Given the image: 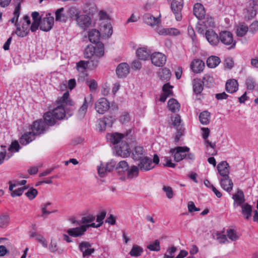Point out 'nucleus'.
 Masks as SVG:
<instances>
[{
	"label": "nucleus",
	"instance_id": "1",
	"mask_svg": "<svg viewBox=\"0 0 258 258\" xmlns=\"http://www.w3.org/2000/svg\"><path fill=\"white\" fill-rule=\"evenodd\" d=\"M69 97V93L67 91L62 97L58 98L56 101V107L52 111L56 119L61 120L63 119L67 114L69 116L73 114V110L66 107L67 105L72 106L74 104V102L70 99Z\"/></svg>",
	"mask_w": 258,
	"mask_h": 258
},
{
	"label": "nucleus",
	"instance_id": "2",
	"mask_svg": "<svg viewBox=\"0 0 258 258\" xmlns=\"http://www.w3.org/2000/svg\"><path fill=\"white\" fill-rule=\"evenodd\" d=\"M189 148L186 146H178L170 149L169 153L173 156L174 161L180 162L184 159L194 160L195 156L189 152Z\"/></svg>",
	"mask_w": 258,
	"mask_h": 258
},
{
	"label": "nucleus",
	"instance_id": "3",
	"mask_svg": "<svg viewBox=\"0 0 258 258\" xmlns=\"http://www.w3.org/2000/svg\"><path fill=\"white\" fill-rule=\"evenodd\" d=\"M220 41L225 45L228 46V49L235 47L236 41L234 40L232 33L228 31H222L219 33Z\"/></svg>",
	"mask_w": 258,
	"mask_h": 258
},
{
	"label": "nucleus",
	"instance_id": "4",
	"mask_svg": "<svg viewBox=\"0 0 258 258\" xmlns=\"http://www.w3.org/2000/svg\"><path fill=\"white\" fill-rule=\"evenodd\" d=\"M48 126L42 119L37 120L31 125V132L35 136L44 134Z\"/></svg>",
	"mask_w": 258,
	"mask_h": 258
},
{
	"label": "nucleus",
	"instance_id": "5",
	"mask_svg": "<svg viewBox=\"0 0 258 258\" xmlns=\"http://www.w3.org/2000/svg\"><path fill=\"white\" fill-rule=\"evenodd\" d=\"M40 29L43 31L48 32L50 31L54 24V18L51 16L50 13L46 14L45 17L40 21Z\"/></svg>",
	"mask_w": 258,
	"mask_h": 258
},
{
	"label": "nucleus",
	"instance_id": "6",
	"mask_svg": "<svg viewBox=\"0 0 258 258\" xmlns=\"http://www.w3.org/2000/svg\"><path fill=\"white\" fill-rule=\"evenodd\" d=\"M183 0H173L171 4V9L174 13L177 21L182 19L181 11L183 8Z\"/></svg>",
	"mask_w": 258,
	"mask_h": 258
},
{
	"label": "nucleus",
	"instance_id": "7",
	"mask_svg": "<svg viewBox=\"0 0 258 258\" xmlns=\"http://www.w3.org/2000/svg\"><path fill=\"white\" fill-rule=\"evenodd\" d=\"M110 108V103L105 98L99 99L95 104L96 111L99 114H103Z\"/></svg>",
	"mask_w": 258,
	"mask_h": 258
},
{
	"label": "nucleus",
	"instance_id": "8",
	"mask_svg": "<svg viewBox=\"0 0 258 258\" xmlns=\"http://www.w3.org/2000/svg\"><path fill=\"white\" fill-rule=\"evenodd\" d=\"M151 60L155 66L162 67L166 63V56L161 52H155L151 55Z\"/></svg>",
	"mask_w": 258,
	"mask_h": 258
},
{
	"label": "nucleus",
	"instance_id": "9",
	"mask_svg": "<svg viewBox=\"0 0 258 258\" xmlns=\"http://www.w3.org/2000/svg\"><path fill=\"white\" fill-rule=\"evenodd\" d=\"M76 23L77 25L83 29H86L91 25V18L87 15H80L77 18Z\"/></svg>",
	"mask_w": 258,
	"mask_h": 258
},
{
	"label": "nucleus",
	"instance_id": "10",
	"mask_svg": "<svg viewBox=\"0 0 258 258\" xmlns=\"http://www.w3.org/2000/svg\"><path fill=\"white\" fill-rule=\"evenodd\" d=\"M138 164V167L141 170L149 171L153 169L154 166L152 165L151 159L147 156H145L140 160Z\"/></svg>",
	"mask_w": 258,
	"mask_h": 258
},
{
	"label": "nucleus",
	"instance_id": "11",
	"mask_svg": "<svg viewBox=\"0 0 258 258\" xmlns=\"http://www.w3.org/2000/svg\"><path fill=\"white\" fill-rule=\"evenodd\" d=\"M80 250L82 252L83 256H90L95 251L93 248H91V245L87 241H83L79 245Z\"/></svg>",
	"mask_w": 258,
	"mask_h": 258
},
{
	"label": "nucleus",
	"instance_id": "12",
	"mask_svg": "<svg viewBox=\"0 0 258 258\" xmlns=\"http://www.w3.org/2000/svg\"><path fill=\"white\" fill-rule=\"evenodd\" d=\"M217 170L219 173L223 177L227 178L230 173V166L226 161H222L217 165Z\"/></svg>",
	"mask_w": 258,
	"mask_h": 258
},
{
	"label": "nucleus",
	"instance_id": "13",
	"mask_svg": "<svg viewBox=\"0 0 258 258\" xmlns=\"http://www.w3.org/2000/svg\"><path fill=\"white\" fill-rule=\"evenodd\" d=\"M116 154L124 158L130 155V149L128 145L126 142H121V145L115 147Z\"/></svg>",
	"mask_w": 258,
	"mask_h": 258
},
{
	"label": "nucleus",
	"instance_id": "14",
	"mask_svg": "<svg viewBox=\"0 0 258 258\" xmlns=\"http://www.w3.org/2000/svg\"><path fill=\"white\" fill-rule=\"evenodd\" d=\"M130 72V67L125 62L120 63L116 69V74L119 78L126 77Z\"/></svg>",
	"mask_w": 258,
	"mask_h": 258
},
{
	"label": "nucleus",
	"instance_id": "15",
	"mask_svg": "<svg viewBox=\"0 0 258 258\" xmlns=\"http://www.w3.org/2000/svg\"><path fill=\"white\" fill-rule=\"evenodd\" d=\"M206 37L208 42L212 45H217L220 42L219 35H217L212 30L206 31Z\"/></svg>",
	"mask_w": 258,
	"mask_h": 258
},
{
	"label": "nucleus",
	"instance_id": "16",
	"mask_svg": "<svg viewBox=\"0 0 258 258\" xmlns=\"http://www.w3.org/2000/svg\"><path fill=\"white\" fill-rule=\"evenodd\" d=\"M86 226L81 225L76 228L69 229L67 232L70 236L74 237H80L83 235L86 232Z\"/></svg>",
	"mask_w": 258,
	"mask_h": 258
},
{
	"label": "nucleus",
	"instance_id": "17",
	"mask_svg": "<svg viewBox=\"0 0 258 258\" xmlns=\"http://www.w3.org/2000/svg\"><path fill=\"white\" fill-rule=\"evenodd\" d=\"M15 25L17 27L15 33L18 36L24 37L29 34V27L26 25L24 23L22 24L21 27L20 24L17 22H16Z\"/></svg>",
	"mask_w": 258,
	"mask_h": 258
},
{
	"label": "nucleus",
	"instance_id": "18",
	"mask_svg": "<svg viewBox=\"0 0 258 258\" xmlns=\"http://www.w3.org/2000/svg\"><path fill=\"white\" fill-rule=\"evenodd\" d=\"M232 199L234 200L233 206L234 208L241 206L243 204H245L244 194L241 190H238L236 194H234Z\"/></svg>",
	"mask_w": 258,
	"mask_h": 258
},
{
	"label": "nucleus",
	"instance_id": "19",
	"mask_svg": "<svg viewBox=\"0 0 258 258\" xmlns=\"http://www.w3.org/2000/svg\"><path fill=\"white\" fill-rule=\"evenodd\" d=\"M194 14L199 19L201 20L205 18L206 12L204 6L200 3H197L194 5Z\"/></svg>",
	"mask_w": 258,
	"mask_h": 258
},
{
	"label": "nucleus",
	"instance_id": "20",
	"mask_svg": "<svg viewBox=\"0 0 258 258\" xmlns=\"http://www.w3.org/2000/svg\"><path fill=\"white\" fill-rule=\"evenodd\" d=\"M190 67L194 73H200L203 71L205 63L201 59H195L191 62Z\"/></svg>",
	"mask_w": 258,
	"mask_h": 258
},
{
	"label": "nucleus",
	"instance_id": "21",
	"mask_svg": "<svg viewBox=\"0 0 258 258\" xmlns=\"http://www.w3.org/2000/svg\"><path fill=\"white\" fill-rule=\"evenodd\" d=\"M238 88L237 81L235 79H230L227 81L225 85L226 91L229 93H233L237 91Z\"/></svg>",
	"mask_w": 258,
	"mask_h": 258
},
{
	"label": "nucleus",
	"instance_id": "22",
	"mask_svg": "<svg viewBox=\"0 0 258 258\" xmlns=\"http://www.w3.org/2000/svg\"><path fill=\"white\" fill-rule=\"evenodd\" d=\"M192 87L194 92L197 95H200L204 89V84L201 79L196 78L192 81Z\"/></svg>",
	"mask_w": 258,
	"mask_h": 258
},
{
	"label": "nucleus",
	"instance_id": "23",
	"mask_svg": "<svg viewBox=\"0 0 258 258\" xmlns=\"http://www.w3.org/2000/svg\"><path fill=\"white\" fill-rule=\"evenodd\" d=\"M145 23L147 25L154 26L160 22L159 18H155L150 14H146L143 16Z\"/></svg>",
	"mask_w": 258,
	"mask_h": 258
},
{
	"label": "nucleus",
	"instance_id": "24",
	"mask_svg": "<svg viewBox=\"0 0 258 258\" xmlns=\"http://www.w3.org/2000/svg\"><path fill=\"white\" fill-rule=\"evenodd\" d=\"M220 185L224 190L229 192L232 189L233 183L229 177L227 178L223 177L220 180Z\"/></svg>",
	"mask_w": 258,
	"mask_h": 258
},
{
	"label": "nucleus",
	"instance_id": "25",
	"mask_svg": "<svg viewBox=\"0 0 258 258\" xmlns=\"http://www.w3.org/2000/svg\"><path fill=\"white\" fill-rule=\"evenodd\" d=\"M145 151L141 146L135 147L132 152V158L134 160L139 161L143 158Z\"/></svg>",
	"mask_w": 258,
	"mask_h": 258
},
{
	"label": "nucleus",
	"instance_id": "26",
	"mask_svg": "<svg viewBox=\"0 0 258 258\" xmlns=\"http://www.w3.org/2000/svg\"><path fill=\"white\" fill-rule=\"evenodd\" d=\"M124 135L118 133L108 134L106 138L109 142L113 144H118L123 138Z\"/></svg>",
	"mask_w": 258,
	"mask_h": 258
},
{
	"label": "nucleus",
	"instance_id": "27",
	"mask_svg": "<svg viewBox=\"0 0 258 258\" xmlns=\"http://www.w3.org/2000/svg\"><path fill=\"white\" fill-rule=\"evenodd\" d=\"M35 136L31 132L24 134L20 139V143L23 145H26L35 139Z\"/></svg>",
	"mask_w": 258,
	"mask_h": 258
},
{
	"label": "nucleus",
	"instance_id": "28",
	"mask_svg": "<svg viewBox=\"0 0 258 258\" xmlns=\"http://www.w3.org/2000/svg\"><path fill=\"white\" fill-rule=\"evenodd\" d=\"M100 33L96 29H92L88 32V38L90 42L94 44L100 42Z\"/></svg>",
	"mask_w": 258,
	"mask_h": 258
},
{
	"label": "nucleus",
	"instance_id": "29",
	"mask_svg": "<svg viewBox=\"0 0 258 258\" xmlns=\"http://www.w3.org/2000/svg\"><path fill=\"white\" fill-rule=\"evenodd\" d=\"M158 33L161 35H174L177 36L179 34V31L174 28H162L158 30Z\"/></svg>",
	"mask_w": 258,
	"mask_h": 258
},
{
	"label": "nucleus",
	"instance_id": "30",
	"mask_svg": "<svg viewBox=\"0 0 258 258\" xmlns=\"http://www.w3.org/2000/svg\"><path fill=\"white\" fill-rule=\"evenodd\" d=\"M10 222V217L8 213H0V228H6Z\"/></svg>",
	"mask_w": 258,
	"mask_h": 258
},
{
	"label": "nucleus",
	"instance_id": "31",
	"mask_svg": "<svg viewBox=\"0 0 258 258\" xmlns=\"http://www.w3.org/2000/svg\"><path fill=\"white\" fill-rule=\"evenodd\" d=\"M55 21L61 22H66L68 20V16L64 13V8L58 9L55 12Z\"/></svg>",
	"mask_w": 258,
	"mask_h": 258
},
{
	"label": "nucleus",
	"instance_id": "32",
	"mask_svg": "<svg viewBox=\"0 0 258 258\" xmlns=\"http://www.w3.org/2000/svg\"><path fill=\"white\" fill-rule=\"evenodd\" d=\"M80 10L75 7L70 8L67 11L68 17L70 18L71 20L76 21L77 20V18L80 16Z\"/></svg>",
	"mask_w": 258,
	"mask_h": 258
},
{
	"label": "nucleus",
	"instance_id": "33",
	"mask_svg": "<svg viewBox=\"0 0 258 258\" xmlns=\"http://www.w3.org/2000/svg\"><path fill=\"white\" fill-rule=\"evenodd\" d=\"M43 118L47 126L49 125H53L56 122L55 120L56 118L54 117L53 113L52 111H48L45 113L43 115Z\"/></svg>",
	"mask_w": 258,
	"mask_h": 258
},
{
	"label": "nucleus",
	"instance_id": "34",
	"mask_svg": "<svg viewBox=\"0 0 258 258\" xmlns=\"http://www.w3.org/2000/svg\"><path fill=\"white\" fill-rule=\"evenodd\" d=\"M136 55L139 59L146 60L149 57L150 54L146 48L142 47L137 50Z\"/></svg>",
	"mask_w": 258,
	"mask_h": 258
},
{
	"label": "nucleus",
	"instance_id": "35",
	"mask_svg": "<svg viewBox=\"0 0 258 258\" xmlns=\"http://www.w3.org/2000/svg\"><path fill=\"white\" fill-rule=\"evenodd\" d=\"M180 104L177 101L174 99H170L168 101V107L169 110L172 112H176L179 110Z\"/></svg>",
	"mask_w": 258,
	"mask_h": 258
},
{
	"label": "nucleus",
	"instance_id": "36",
	"mask_svg": "<svg viewBox=\"0 0 258 258\" xmlns=\"http://www.w3.org/2000/svg\"><path fill=\"white\" fill-rule=\"evenodd\" d=\"M211 113L207 110H205L200 113L199 120L200 122L204 125L208 124L210 120Z\"/></svg>",
	"mask_w": 258,
	"mask_h": 258
},
{
	"label": "nucleus",
	"instance_id": "37",
	"mask_svg": "<svg viewBox=\"0 0 258 258\" xmlns=\"http://www.w3.org/2000/svg\"><path fill=\"white\" fill-rule=\"evenodd\" d=\"M204 85L208 88H210L214 85V79L213 75L210 74H206L203 77V81Z\"/></svg>",
	"mask_w": 258,
	"mask_h": 258
},
{
	"label": "nucleus",
	"instance_id": "38",
	"mask_svg": "<svg viewBox=\"0 0 258 258\" xmlns=\"http://www.w3.org/2000/svg\"><path fill=\"white\" fill-rule=\"evenodd\" d=\"M241 207V212L244 217L248 219L251 216L252 208L248 203L243 204L240 206Z\"/></svg>",
	"mask_w": 258,
	"mask_h": 258
},
{
	"label": "nucleus",
	"instance_id": "39",
	"mask_svg": "<svg viewBox=\"0 0 258 258\" xmlns=\"http://www.w3.org/2000/svg\"><path fill=\"white\" fill-rule=\"evenodd\" d=\"M95 53L94 56L100 58L103 56L104 53V44L101 42L97 43L95 44Z\"/></svg>",
	"mask_w": 258,
	"mask_h": 258
},
{
	"label": "nucleus",
	"instance_id": "40",
	"mask_svg": "<svg viewBox=\"0 0 258 258\" xmlns=\"http://www.w3.org/2000/svg\"><path fill=\"white\" fill-rule=\"evenodd\" d=\"M220 62L219 57L216 56L209 57L207 60V66L210 68H214L217 67Z\"/></svg>",
	"mask_w": 258,
	"mask_h": 258
},
{
	"label": "nucleus",
	"instance_id": "41",
	"mask_svg": "<svg viewBox=\"0 0 258 258\" xmlns=\"http://www.w3.org/2000/svg\"><path fill=\"white\" fill-rule=\"evenodd\" d=\"M95 53V46L88 45L84 50V57L86 58H92Z\"/></svg>",
	"mask_w": 258,
	"mask_h": 258
},
{
	"label": "nucleus",
	"instance_id": "42",
	"mask_svg": "<svg viewBox=\"0 0 258 258\" xmlns=\"http://www.w3.org/2000/svg\"><path fill=\"white\" fill-rule=\"evenodd\" d=\"M159 76L162 81H167L171 77L170 71L166 68H164L159 73Z\"/></svg>",
	"mask_w": 258,
	"mask_h": 258
},
{
	"label": "nucleus",
	"instance_id": "43",
	"mask_svg": "<svg viewBox=\"0 0 258 258\" xmlns=\"http://www.w3.org/2000/svg\"><path fill=\"white\" fill-rule=\"evenodd\" d=\"M140 168L139 167L136 166H132L131 169H128L127 171V178L132 179L133 178L136 177L138 176L139 171Z\"/></svg>",
	"mask_w": 258,
	"mask_h": 258
},
{
	"label": "nucleus",
	"instance_id": "44",
	"mask_svg": "<svg viewBox=\"0 0 258 258\" xmlns=\"http://www.w3.org/2000/svg\"><path fill=\"white\" fill-rule=\"evenodd\" d=\"M143 251V250L141 247L135 245L133 246L130 254L132 256L137 257L140 256Z\"/></svg>",
	"mask_w": 258,
	"mask_h": 258
},
{
	"label": "nucleus",
	"instance_id": "45",
	"mask_svg": "<svg viewBox=\"0 0 258 258\" xmlns=\"http://www.w3.org/2000/svg\"><path fill=\"white\" fill-rule=\"evenodd\" d=\"M51 203L50 202H47L41 206V210L42 211L41 217L46 218L47 216L51 213L55 212V211L50 212L47 210L48 207L50 206Z\"/></svg>",
	"mask_w": 258,
	"mask_h": 258
},
{
	"label": "nucleus",
	"instance_id": "46",
	"mask_svg": "<svg viewBox=\"0 0 258 258\" xmlns=\"http://www.w3.org/2000/svg\"><path fill=\"white\" fill-rule=\"evenodd\" d=\"M88 107V102L87 100V98L85 97L83 103L78 110V114L80 116H84L87 112Z\"/></svg>",
	"mask_w": 258,
	"mask_h": 258
},
{
	"label": "nucleus",
	"instance_id": "47",
	"mask_svg": "<svg viewBox=\"0 0 258 258\" xmlns=\"http://www.w3.org/2000/svg\"><path fill=\"white\" fill-rule=\"evenodd\" d=\"M161 162L164 166L174 168L176 164L172 162V160L170 157H164L161 158Z\"/></svg>",
	"mask_w": 258,
	"mask_h": 258
},
{
	"label": "nucleus",
	"instance_id": "48",
	"mask_svg": "<svg viewBox=\"0 0 258 258\" xmlns=\"http://www.w3.org/2000/svg\"><path fill=\"white\" fill-rule=\"evenodd\" d=\"M204 20L203 23L204 26L206 28L214 27L215 26V23L212 17L207 16L206 18H204Z\"/></svg>",
	"mask_w": 258,
	"mask_h": 258
},
{
	"label": "nucleus",
	"instance_id": "49",
	"mask_svg": "<svg viewBox=\"0 0 258 258\" xmlns=\"http://www.w3.org/2000/svg\"><path fill=\"white\" fill-rule=\"evenodd\" d=\"M227 236L232 241H236L239 239V236L236 231L233 229L227 230Z\"/></svg>",
	"mask_w": 258,
	"mask_h": 258
},
{
	"label": "nucleus",
	"instance_id": "50",
	"mask_svg": "<svg viewBox=\"0 0 258 258\" xmlns=\"http://www.w3.org/2000/svg\"><path fill=\"white\" fill-rule=\"evenodd\" d=\"M248 31V27L244 25H240L236 30V34L238 37H242L246 34Z\"/></svg>",
	"mask_w": 258,
	"mask_h": 258
},
{
	"label": "nucleus",
	"instance_id": "51",
	"mask_svg": "<svg viewBox=\"0 0 258 258\" xmlns=\"http://www.w3.org/2000/svg\"><path fill=\"white\" fill-rule=\"evenodd\" d=\"M104 121L108 127H111L114 121L115 120V116L113 114H110L104 116L103 118Z\"/></svg>",
	"mask_w": 258,
	"mask_h": 258
},
{
	"label": "nucleus",
	"instance_id": "52",
	"mask_svg": "<svg viewBox=\"0 0 258 258\" xmlns=\"http://www.w3.org/2000/svg\"><path fill=\"white\" fill-rule=\"evenodd\" d=\"M102 31L108 37H110L112 33V27L110 23L104 24L102 28Z\"/></svg>",
	"mask_w": 258,
	"mask_h": 258
},
{
	"label": "nucleus",
	"instance_id": "53",
	"mask_svg": "<svg viewBox=\"0 0 258 258\" xmlns=\"http://www.w3.org/2000/svg\"><path fill=\"white\" fill-rule=\"evenodd\" d=\"M147 248L151 251H158L160 249L159 241L156 240L153 243H150L147 246Z\"/></svg>",
	"mask_w": 258,
	"mask_h": 258
},
{
	"label": "nucleus",
	"instance_id": "54",
	"mask_svg": "<svg viewBox=\"0 0 258 258\" xmlns=\"http://www.w3.org/2000/svg\"><path fill=\"white\" fill-rule=\"evenodd\" d=\"M245 85L248 90H252L255 88V83L251 77H248L245 81Z\"/></svg>",
	"mask_w": 258,
	"mask_h": 258
},
{
	"label": "nucleus",
	"instance_id": "55",
	"mask_svg": "<svg viewBox=\"0 0 258 258\" xmlns=\"http://www.w3.org/2000/svg\"><path fill=\"white\" fill-rule=\"evenodd\" d=\"M89 61L85 60H80L77 63L76 68L78 71H84L89 66Z\"/></svg>",
	"mask_w": 258,
	"mask_h": 258
},
{
	"label": "nucleus",
	"instance_id": "56",
	"mask_svg": "<svg viewBox=\"0 0 258 258\" xmlns=\"http://www.w3.org/2000/svg\"><path fill=\"white\" fill-rule=\"evenodd\" d=\"M20 149V146L17 141H14L12 142L11 144L8 148V150L12 152H18Z\"/></svg>",
	"mask_w": 258,
	"mask_h": 258
},
{
	"label": "nucleus",
	"instance_id": "57",
	"mask_svg": "<svg viewBox=\"0 0 258 258\" xmlns=\"http://www.w3.org/2000/svg\"><path fill=\"white\" fill-rule=\"evenodd\" d=\"M38 194L37 190L34 188H31L25 193V195L31 200L35 198Z\"/></svg>",
	"mask_w": 258,
	"mask_h": 258
},
{
	"label": "nucleus",
	"instance_id": "58",
	"mask_svg": "<svg viewBox=\"0 0 258 258\" xmlns=\"http://www.w3.org/2000/svg\"><path fill=\"white\" fill-rule=\"evenodd\" d=\"M173 87L171 86L169 83L165 84L162 88V90L164 94L168 95L169 96L172 95V91L170 90Z\"/></svg>",
	"mask_w": 258,
	"mask_h": 258
},
{
	"label": "nucleus",
	"instance_id": "59",
	"mask_svg": "<svg viewBox=\"0 0 258 258\" xmlns=\"http://www.w3.org/2000/svg\"><path fill=\"white\" fill-rule=\"evenodd\" d=\"M163 190L166 193L167 197L171 199L173 197V191L172 188L168 186H163Z\"/></svg>",
	"mask_w": 258,
	"mask_h": 258
},
{
	"label": "nucleus",
	"instance_id": "60",
	"mask_svg": "<svg viewBox=\"0 0 258 258\" xmlns=\"http://www.w3.org/2000/svg\"><path fill=\"white\" fill-rule=\"evenodd\" d=\"M122 169V171H127L129 168V166L125 161H120L116 167V169Z\"/></svg>",
	"mask_w": 258,
	"mask_h": 258
},
{
	"label": "nucleus",
	"instance_id": "61",
	"mask_svg": "<svg viewBox=\"0 0 258 258\" xmlns=\"http://www.w3.org/2000/svg\"><path fill=\"white\" fill-rule=\"evenodd\" d=\"M27 187L26 186L19 188L17 189L14 190L11 192V196L13 197H15L16 196H20L22 195L24 190L26 189Z\"/></svg>",
	"mask_w": 258,
	"mask_h": 258
},
{
	"label": "nucleus",
	"instance_id": "62",
	"mask_svg": "<svg viewBox=\"0 0 258 258\" xmlns=\"http://www.w3.org/2000/svg\"><path fill=\"white\" fill-rule=\"evenodd\" d=\"M181 122V117L179 115L176 114L173 120V125L176 128H180V123Z\"/></svg>",
	"mask_w": 258,
	"mask_h": 258
},
{
	"label": "nucleus",
	"instance_id": "63",
	"mask_svg": "<svg viewBox=\"0 0 258 258\" xmlns=\"http://www.w3.org/2000/svg\"><path fill=\"white\" fill-rule=\"evenodd\" d=\"M95 219V217L92 215H89L86 217H83L81 220L82 223H88L94 221Z\"/></svg>",
	"mask_w": 258,
	"mask_h": 258
},
{
	"label": "nucleus",
	"instance_id": "64",
	"mask_svg": "<svg viewBox=\"0 0 258 258\" xmlns=\"http://www.w3.org/2000/svg\"><path fill=\"white\" fill-rule=\"evenodd\" d=\"M91 59L90 60V61H89V63H88V64H89V67L93 69H94L95 68L97 65H98V59L99 58H98L97 57H95V56L92 57V58H91Z\"/></svg>",
	"mask_w": 258,
	"mask_h": 258
}]
</instances>
